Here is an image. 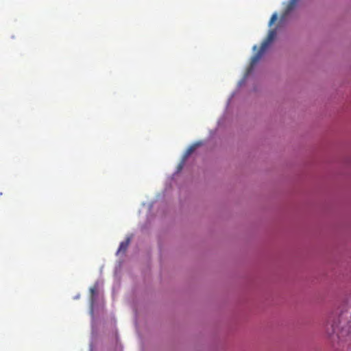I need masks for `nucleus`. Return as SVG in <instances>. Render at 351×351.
<instances>
[{"label": "nucleus", "mask_w": 351, "mask_h": 351, "mask_svg": "<svg viewBox=\"0 0 351 351\" xmlns=\"http://www.w3.org/2000/svg\"><path fill=\"white\" fill-rule=\"evenodd\" d=\"M276 36V29H271L269 31L268 34L265 39L262 43L259 51L252 56L251 59V66L255 64L261 58L265 51L269 46V45L274 41Z\"/></svg>", "instance_id": "f257e3e1"}, {"label": "nucleus", "mask_w": 351, "mask_h": 351, "mask_svg": "<svg viewBox=\"0 0 351 351\" xmlns=\"http://www.w3.org/2000/svg\"><path fill=\"white\" fill-rule=\"evenodd\" d=\"M341 323L339 318H337V322L332 321V323H328L327 325V332L329 335L336 334L339 339L342 338L348 335L351 332L350 326L339 328L338 324Z\"/></svg>", "instance_id": "f03ea898"}, {"label": "nucleus", "mask_w": 351, "mask_h": 351, "mask_svg": "<svg viewBox=\"0 0 351 351\" xmlns=\"http://www.w3.org/2000/svg\"><path fill=\"white\" fill-rule=\"evenodd\" d=\"M129 243H130V239H127L125 241H122L120 243V245H119L117 252L118 253H121V252L124 253L126 251V250L129 245Z\"/></svg>", "instance_id": "7ed1b4c3"}, {"label": "nucleus", "mask_w": 351, "mask_h": 351, "mask_svg": "<svg viewBox=\"0 0 351 351\" xmlns=\"http://www.w3.org/2000/svg\"><path fill=\"white\" fill-rule=\"evenodd\" d=\"M297 2H298V0H290L287 6L285 8V14H289L294 8Z\"/></svg>", "instance_id": "20e7f679"}, {"label": "nucleus", "mask_w": 351, "mask_h": 351, "mask_svg": "<svg viewBox=\"0 0 351 351\" xmlns=\"http://www.w3.org/2000/svg\"><path fill=\"white\" fill-rule=\"evenodd\" d=\"M297 2H298V0H290L287 6L285 8V14H289L294 8Z\"/></svg>", "instance_id": "39448f33"}, {"label": "nucleus", "mask_w": 351, "mask_h": 351, "mask_svg": "<svg viewBox=\"0 0 351 351\" xmlns=\"http://www.w3.org/2000/svg\"><path fill=\"white\" fill-rule=\"evenodd\" d=\"M277 18H278L277 14L276 13L273 14L270 19L269 25V26L272 25V24L276 21Z\"/></svg>", "instance_id": "423d86ee"}, {"label": "nucleus", "mask_w": 351, "mask_h": 351, "mask_svg": "<svg viewBox=\"0 0 351 351\" xmlns=\"http://www.w3.org/2000/svg\"><path fill=\"white\" fill-rule=\"evenodd\" d=\"M194 150V147H191L188 150H187V154H190L191 152H193Z\"/></svg>", "instance_id": "0eeeda50"}, {"label": "nucleus", "mask_w": 351, "mask_h": 351, "mask_svg": "<svg viewBox=\"0 0 351 351\" xmlns=\"http://www.w3.org/2000/svg\"><path fill=\"white\" fill-rule=\"evenodd\" d=\"M90 291H91L92 297H93V295H94V294L95 293V291H96L95 288H91L90 289Z\"/></svg>", "instance_id": "6e6552de"}]
</instances>
